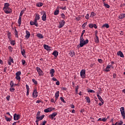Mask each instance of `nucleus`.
Listing matches in <instances>:
<instances>
[{"mask_svg":"<svg viewBox=\"0 0 125 125\" xmlns=\"http://www.w3.org/2000/svg\"><path fill=\"white\" fill-rule=\"evenodd\" d=\"M53 110H55V108H52V107H49L47 109H45L44 110V112L45 113H49V112H51Z\"/></svg>","mask_w":125,"mask_h":125,"instance_id":"1a4fd4ad","label":"nucleus"},{"mask_svg":"<svg viewBox=\"0 0 125 125\" xmlns=\"http://www.w3.org/2000/svg\"><path fill=\"white\" fill-rule=\"evenodd\" d=\"M3 10H4V12L6 13V14H8L12 12V10H11V8L9 7V3H4V6L3 8Z\"/></svg>","mask_w":125,"mask_h":125,"instance_id":"f257e3e1","label":"nucleus"},{"mask_svg":"<svg viewBox=\"0 0 125 125\" xmlns=\"http://www.w3.org/2000/svg\"><path fill=\"white\" fill-rule=\"evenodd\" d=\"M99 100H100V101H101V102L102 103V104H104V100H103V99H102V98H101V96H100V95H97Z\"/></svg>","mask_w":125,"mask_h":125,"instance_id":"4468645a","label":"nucleus"},{"mask_svg":"<svg viewBox=\"0 0 125 125\" xmlns=\"http://www.w3.org/2000/svg\"><path fill=\"white\" fill-rule=\"evenodd\" d=\"M38 21H37L36 20H34V22H32V26H33V25H34L35 26H36V27H38L39 26V23H38Z\"/></svg>","mask_w":125,"mask_h":125,"instance_id":"ddd939ff","label":"nucleus"},{"mask_svg":"<svg viewBox=\"0 0 125 125\" xmlns=\"http://www.w3.org/2000/svg\"><path fill=\"white\" fill-rule=\"evenodd\" d=\"M5 119L7 122H10L11 119L10 118L7 117V116H5Z\"/></svg>","mask_w":125,"mask_h":125,"instance_id":"2f4dec72","label":"nucleus"},{"mask_svg":"<svg viewBox=\"0 0 125 125\" xmlns=\"http://www.w3.org/2000/svg\"><path fill=\"white\" fill-rule=\"evenodd\" d=\"M8 48L10 51H12V47L9 46Z\"/></svg>","mask_w":125,"mask_h":125,"instance_id":"680f3d73","label":"nucleus"},{"mask_svg":"<svg viewBox=\"0 0 125 125\" xmlns=\"http://www.w3.org/2000/svg\"><path fill=\"white\" fill-rule=\"evenodd\" d=\"M52 55H54L55 57H57L58 56V52L55 50L53 52Z\"/></svg>","mask_w":125,"mask_h":125,"instance_id":"4be33fe9","label":"nucleus"},{"mask_svg":"<svg viewBox=\"0 0 125 125\" xmlns=\"http://www.w3.org/2000/svg\"><path fill=\"white\" fill-rule=\"evenodd\" d=\"M60 99L62 102H63V103H66V101L64 100V99L63 98V97H61Z\"/></svg>","mask_w":125,"mask_h":125,"instance_id":"49530a36","label":"nucleus"},{"mask_svg":"<svg viewBox=\"0 0 125 125\" xmlns=\"http://www.w3.org/2000/svg\"><path fill=\"white\" fill-rule=\"evenodd\" d=\"M21 53L22 55L24 56V57L26 56V55L25 54V50L24 49H21Z\"/></svg>","mask_w":125,"mask_h":125,"instance_id":"393cba45","label":"nucleus"},{"mask_svg":"<svg viewBox=\"0 0 125 125\" xmlns=\"http://www.w3.org/2000/svg\"><path fill=\"white\" fill-rule=\"evenodd\" d=\"M11 63H14L13 59H11V57H10V60L8 61L9 65H11Z\"/></svg>","mask_w":125,"mask_h":125,"instance_id":"bb28decb","label":"nucleus"},{"mask_svg":"<svg viewBox=\"0 0 125 125\" xmlns=\"http://www.w3.org/2000/svg\"><path fill=\"white\" fill-rule=\"evenodd\" d=\"M55 96L56 98L59 97V91H58L57 92H56V93L55 94Z\"/></svg>","mask_w":125,"mask_h":125,"instance_id":"f704fd0d","label":"nucleus"},{"mask_svg":"<svg viewBox=\"0 0 125 125\" xmlns=\"http://www.w3.org/2000/svg\"><path fill=\"white\" fill-rule=\"evenodd\" d=\"M70 107L72 109H74L75 108V105H74V104H70Z\"/></svg>","mask_w":125,"mask_h":125,"instance_id":"0e129e2a","label":"nucleus"},{"mask_svg":"<svg viewBox=\"0 0 125 125\" xmlns=\"http://www.w3.org/2000/svg\"><path fill=\"white\" fill-rule=\"evenodd\" d=\"M95 42L96 43H98L99 42V38H98V36L96 34H95Z\"/></svg>","mask_w":125,"mask_h":125,"instance_id":"6ab92c4d","label":"nucleus"},{"mask_svg":"<svg viewBox=\"0 0 125 125\" xmlns=\"http://www.w3.org/2000/svg\"><path fill=\"white\" fill-rule=\"evenodd\" d=\"M80 76L82 79H84L85 78V70L82 69L80 72Z\"/></svg>","mask_w":125,"mask_h":125,"instance_id":"39448f33","label":"nucleus"},{"mask_svg":"<svg viewBox=\"0 0 125 125\" xmlns=\"http://www.w3.org/2000/svg\"><path fill=\"white\" fill-rule=\"evenodd\" d=\"M124 124V122L123 121H120L119 123L117 122V125H122Z\"/></svg>","mask_w":125,"mask_h":125,"instance_id":"a19ab883","label":"nucleus"},{"mask_svg":"<svg viewBox=\"0 0 125 125\" xmlns=\"http://www.w3.org/2000/svg\"><path fill=\"white\" fill-rule=\"evenodd\" d=\"M14 90H15V88H13V87H11L10 88V91L11 92H14Z\"/></svg>","mask_w":125,"mask_h":125,"instance_id":"e433bc0d","label":"nucleus"},{"mask_svg":"<svg viewBox=\"0 0 125 125\" xmlns=\"http://www.w3.org/2000/svg\"><path fill=\"white\" fill-rule=\"evenodd\" d=\"M60 8L62 9V10H66V6H64V7H60Z\"/></svg>","mask_w":125,"mask_h":125,"instance_id":"603ef678","label":"nucleus"},{"mask_svg":"<svg viewBox=\"0 0 125 125\" xmlns=\"http://www.w3.org/2000/svg\"><path fill=\"white\" fill-rule=\"evenodd\" d=\"M88 92H90V93H95V91L93 90H88Z\"/></svg>","mask_w":125,"mask_h":125,"instance_id":"79ce46f5","label":"nucleus"},{"mask_svg":"<svg viewBox=\"0 0 125 125\" xmlns=\"http://www.w3.org/2000/svg\"><path fill=\"white\" fill-rule=\"evenodd\" d=\"M40 15H39V14H36L35 20H36V21H38V20H40Z\"/></svg>","mask_w":125,"mask_h":125,"instance_id":"c85d7f7f","label":"nucleus"},{"mask_svg":"<svg viewBox=\"0 0 125 125\" xmlns=\"http://www.w3.org/2000/svg\"><path fill=\"white\" fill-rule=\"evenodd\" d=\"M104 27L105 28H109V24L108 23H105L102 26V28H104Z\"/></svg>","mask_w":125,"mask_h":125,"instance_id":"7c9ffc66","label":"nucleus"},{"mask_svg":"<svg viewBox=\"0 0 125 125\" xmlns=\"http://www.w3.org/2000/svg\"><path fill=\"white\" fill-rule=\"evenodd\" d=\"M26 88L27 90L26 95H29V92L30 91V88L28 84H26Z\"/></svg>","mask_w":125,"mask_h":125,"instance_id":"412c9836","label":"nucleus"},{"mask_svg":"<svg viewBox=\"0 0 125 125\" xmlns=\"http://www.w3.org/2000/svg\"><path fill=\"white\" fill-rule=\"evenodd\" d=\"M111 67L112 68V69H114V66H112V64H110V63H109L108 65L106 66V69H110Z\"/></svg>","mask_w":125,"mask_h":125,"instance_id":"cd10ccee","label":"nucleus"},{"mask_svg":"<svg viewBox=\"0 0 125 125\" xmlns=\"http://www.w3.org/2000/svg\"><path fill=\"white\" fill-rule=\"evenodd\" d=\"M16 80H18V81H20V80H21V77L19 76H16Z\"/></svg>","mask_w":125,"mask_h":125,"instance_id":"37998d69","label":"nucleus"},{"mask_svg":"<svg viewBox=\"0 0 125 125\" xmlns=\"http://www.w3.org/2000/svg\"><path fill=\"white\" fill-rule=\"evenodd\" d=\"M59 25L58 26V28L59 29H61V28L63 27L64 25H65V21L62 20V21H59Z\"/></svg>","mask_w":125,"mask_h":125,"instance_id":"7ed1b4c3","label":"nucleus"},{"mask_svg":"<svg viewBox=\"0 0 125 125\" xmlns=\"http://www.w3.org/2000/svg\"><path fill=\"white\" fill-rule=\"evenodd\" d=\"M94 24L92 23H89V28H93Z\"/></svg>","mask_w":125,"mask_h":125,"instance_id":"09e8293b","label":"nucleus"},{"mask_svg":"<svg viewBox=\"0 0 125 125\" xmlns=\"http://www.w3.org/2000/svg\"><path fill=\"white\" fill-rule=\"evenodd\" d=\"M69 55L71 57H73V56H75V55H76V54L75 53V52L74 51H70L69 52Z\"/></svg>","mask_w":125,"mask_h":125,"instance_id":"aec40b11","label":"nucleus"},{"mask_svg":"<svg viewBox=\"0 0 125 125\" xmlns=\"http://www.w3.org/2000/svg\"><path fill=\"white\" fill-rule=\"evenodd\" d=\"M98 61L99 63H101L102 62V59H98Z\"/></svg>","mask_w":125,"mask_h":125,"instance_id":"774afa93","label":"nucleus"},{"mask_svg":"<svg viewBox=\"0 0 125 125\" xmlns=\"http://www.w3.org/2000/svg\"><path fill=\"white\" fill-rule=\"evenodd\" d=\"M59 14V10H57L54 12V15H58Z\"/></svg>","mask_w":125,"mask_h":125,"instance_id":"4c0bfd02","label":"nucleus"},{"mask_svg":"<svg viewBox=\"0 0 125 125\" xmlns=\"http://www.w3.org/2000/svg\"><path fill=\"white\" fill-rule=\"evenodd\" d=\"M10 85L11 87H13V86H14V83H13V81L10 82Z\"/></svg>","mask_w":125,"mask_h":125,"instance_id":"ea45409f","label":"nucleus"},{"mask_svg":"<svg viewBox=\"0 0 125 125\" xmlns=\"http://www.w3.org/2000/svg\"><path fill=\"white\" fill-rule=\"evenodd\" d=\"M42 21H46V14L44 13L42 16Z\"/></svg>","mask_w":125,"mask_h":125,"instance_id":"2eb2a0df","label":"nucleus"},{"mask_svg":"<svg viewBox=\"0 0 125 125\" xmlns=\"http://www.w3.org/2000/svg\"><path fill=\"white\" fill-rule=\"evenodd\" d=\"M54 73H55V71L54 70V69L52 68L50 70V74L51 75V78H53V77H54Z\"/></svg>","mask_w":125,"mask_h":125,"instance_id":"f8f14e48","label":"nucleus"},{"mask_svg":"<svg viewBox=\"0 0 125 125\" xmlns=\"http://www.w3.org/2000/svg\"><path fill=\"white\" fill-rule=\"evenodd\" d=\"M56 84L57 85H59L60 84V82H59V81H57L56 83Z\"/></svg>","mask_w":125,"mask_h":125,"instance_id":"e2e57ef3","label":"nucleus"},{"mask_svg":"<svg viewBox=\"0 0 125 125\" xmlns=\"http://www.w3.org/2000/svg\"><path fill=\"white\" fill-rule=\"evenodd\" d=\"M45 124H46V121H44L42 124L41 123L40 125H45Z\"/></svg>","mask_w":125,"mask_h":125,"instance_id":"5fc2aeb1","label":"nucleus"},{"mask_svg":"<svg viewBox=\"0 0 125 125\" xmlns=\"http://www.w3.org/2000/svg\"><path fill=\"white\" fill-rule=\"evenodd\" d=\"M21 62H22V65H25V63H26V62L25 61V60H22Z\"/></svg>","mask_w":125,"mask_h":125,"instance_id":"052dcab7","label":"nucleus"},{"mask_svg":"<svg viewBox=\"0 0 125 125\" xmlns=\"http://www.w3.org/2000/svg\"><path fill=\"white\" fill-rule=\"evenodd\" d=\"M91 16H92V17H93L95 16V13L93 12H92L91 13Z\"/></svg>","mask_w":125,"mask_h":125,"instance_id":"13d9d810","label":"nucleus"},{"mask_svg":"<svg viewBox=\"0 0 125 125\" xmlns=\"http://www.w3.org/2000/svg\"><path fill=\"white\" fill-rule=\"evenodd\" d=\"M11 44H12L13 45H15V42H14V41H11Z\"/></svg>","mask_w":125,"mask_h":125,"instance_id":"4d7b16f0","label":"nucleus"},{"mask_svg":"<svg viewBox=\"0 0 125 125\" xmlns=\"http://www.w3.org/2000/svg\"><path fill=\"white\" fill-rule=\"evenodd\" d=\"M52 81H54V82H57V79H56V78L53 77L52 78Z\"/></svg>","mask_w":125,"mask_h":125,"instance_id":"338daca9","label":"nucleus"},{"mask_svg":"<svg viewBox=\"0 0 125 125\" xmlns=\"http://www.w3.org/2000/svg\"><path fill=\"white\" fill-rule=\"evenodd\" d=\"M32 96L34 98H37L38 97V91H37V88H35L33 93Z\"/></svg>","mask_w":125,"mask_h":125,"instance_id":"0eeeda50","label":"nucleus"},{"mask_svg":"<svg viewBox=\"0 0 125 125\" xmlns=\"http://www.w3.org/2000/svg\"><path fill=\"white\" fill-rule=\"evenodd\" d=\"M20 75H21V71H19L16 73V76H20Z\"/></svg>","mask_w":125,"mask_h":125,"instance_id":"c03bdc74","label":"nucleus"},{"mask_svg":"<svg viewBox=\"0 0 125 125\" xmlns=\"http://www.w3.org/2000/svg\"><path fill=\"white\" fill-rule=\"evenodd\" d=\"M106 121H107V119H106V118H103V119H102V122H106Z\"/></svg>","mask_w":125,"mask_h":125,"instance_id":"bf43d9fd","label":"nucleus"},{"mask_svg":"<svg viewBox=\"0 0 125 125\" xmlns=\"http://www.w3.org/2000/svg\"><path fill=\"white\" fill-rule=\"evenodd\" d=\"M104 5L105 6V7H106V8H110V5L107 3H104Z\"/></svg>","mask_w":125,"mask_h":125,"instance_id":"473e14b6","label":"nucleus"},{"mask_svg":"<svg viewBox=\"0 0 125 125\" xmlns=\"http://www.w3.org/2000/svg\"><path fill=\"white\" fill-rule=\"evenodd\" d=\"M32 82H33V83H34V84H35V85H37V84H38V82L37 81V80H36L35 79H32Z\"/></svg>","mask_w":125,"mask_h":125,"instance_id":"72a5a7b5","label":"nucleus"},{"mask_svg":"<svg viewBox=\"0 0 125 125\" xmlns=\"http://www.w3.org/2000/svg\"><path fill=\"white\" fill-rule=\"evenodd\" d=\"M26 36H25V38L26 39H28L30 38V36H31V34H30V32H29L27 30L26 31Z\"/></svg>","mask_w":125,"mask_h":125,"instance_id":"a211bd4d","label":"nucleus"},{"mask_svg":"<svg viewBox=\"0 0 125 125\" xmlns=\"http://www.w3.org/2000/svg\"><path fill=\"white\" fill-rule=\"evenodd\" d=\"M78 89H79V86H78V85H77L76 87V89H75V91H76V92L77 94H78Z\"/></svg>","mask_w":125,"mask_h":125,"instance_id":"a18cd8bd","label":"nucleus"},{"mask_svg":"<svg viewBox=\"0 0 125 125\" xmlns=\"http://www.w3.org/2000/svg\"><path fill=\"white\" fill-rule=\"evenodd\" d=\"M24 13V11L22 10L21 13H20V15H21V16L23 15Z\"/></svg>","mask_w":125,"mask_h":125,"instance_id":"69168bd1","label":"nucleus"},{"mask_svg":"<svg viewBox=\"0 0 125 125\" xmlns=\"http://www.w3.org/2000/svg\"><path fill=\"white\" fill-rule=\"evenodd\" d=\"M85 100L87 103H90V98H89V97H85Z\"/></svg>","mask_w":125,"mask_h":125,"instance_id":"c756f323","label":"nucleus"},{"mask_svg":"<svg viewBox=\"0 0 125 125\" xmlns=\"http://www.w3.org/2000/svg\"><path fill=\"white\" fill-rule=\"evenodd\" d=\"M58 113L57 112H53L52 114L49 115V119H51V120H53L56 116H57Z\"/></svg>","mask_w":125,"mask_h":125,"instance_id":"6e6552de","label":"nucleus"},{"mask_svg":"<svg viewBox=\"0 0 125 125\" xmlns=\"http://www.w3.org/2000/svg\"><path fill=\"white\" fill-rule=\"evenodd\" d=\"M44 118V115H42L41 116H37V119L38 121H42Z\"/></svg>","mask_w":125,"mask_h":125,"instance_id":"f3484780","label":"nucleus"},{"mask_svg":"<svg viewBox=\"0 0 125 125\" xmlns=\"http://www.w3.org/2000/svg\"><path fill=\"white\" fill-rule=\"evenodd\" d=\"M20 119V115H17L16 113H15L14 115V121H18V120Z\"/></svg>","mask_w":125,"mask_h":125,"instance_id":"9d476101","label":"nucleus"},{"mask_svg":"<svg viewBox=\"0 0 125 125\" xmlns=\"http://www.w3.org/2000/svg\"><path fill=\"white\" fill-rule=\"evenodd\" d=\"M88 43V40L86 39L84 41L83 37H80V47H83L85 44H87Z\"/></svg>","mask_w":125,"mask_h":125,"instance_id":"f03ea898","label":"nucleus"},{"mask_svg":"<svg viewBox=\"0 0 125 125\" xmlns=\"http://www.w3.org/2000/svg\"><path fill=\"white\" fill-rule=\"evenodd\" d=\"M43 5V3L42 2H38L37 3L36 6H38V7H41V6H42Z\"/></svg>","mask_w":125,"mask_h":125,"instance_id":"b1692460","label":"nucleus"},{"mask_svg":"<svg viewBox=\"0 0 125 125\" xmlns=\"http://www.w3.org/2000/svg\"><path fill=\"white\" fill-rule=\"evenodd\" d=\"M37 36L39 39H43V36H42V34L38 33L37 34Z\"/></svg>","mask_w":125,"mask_h":125,"instance_id":"a878e982","label":"nucleus"},{"mask_svg":"<svg viewBox=\"0 0 125 125\" xmlns=\"http://www.w3.org/2000/svg\"><path fill=\"white\" fill-rule=\"evenodd\" d=\"M43 47L44 49H46L47 50V51H50L51 50V49H50V46H48V45L44 44Z\"/></svg>","mask_w":125,"mask_h":125,"instance_id":"9b49d317","label":"nucleus"},{"mask_svg":"<svg viewBox=\"0 0 125 125\" xmlns=\"http://www.w3.org/2000/svg\"><path fill=\"white\" fill-rule=\"evenodd\" d=\"M21 20H18V24H19V26H20L21 25Z\"/></svg>","mask_w":125,"mask_h":125,"instance_id":"de8ad7c7","label":"nucleus"},{"mask_svg":"<svg viewBox=\"0 0 125 125\" xmlns=\"http://www.w3.org/2000/svg\"><path fill=\"white\" fill-rule=\"evenodd\" d=\"M61 17L63 19H65V14H64V13H62L61 14Z\"/></svg>","mask_w":125,"mask_h":125,"instance_id":"8fccbe9b","label":"nucleus"},{"mask_svg":"<svg viewBox=\"0 0 125 125\" xmlns=\"http://www.w3.org/2000/svg\"><path fill=\"white\" fill-rule=\"evenodd\" d=\"M85 18H86V19L88 20L89 19V14H87L86 16H85Z\"/></svg>","mask_w":125,"mask_h":125,"instance_id":"3c124183","label":"nucleus"},{"mask_svg":"<svg viewBox=\"0 0 125 125\" xmlns=\"http://www.w3.org/2000/svg\"><path fill=\"white\" fill-rule=\"evenodd\" d=\"M15 35H16V37H17V38H18V32L16 31V29H15Z\"/></svg>","mask_w":125,"mask_h":125,"instance_id":"864d4df0","label":"nucleus"},{"mask_svg":"<svg viewBox=\"0 0 125 125\" xmlns=\"http://www.w3.org/2000/svg\"><path fill=\"white\" fill-rule=\"evenodd\" d=\"M36 70L39 75V76H43V72H42V70L41 69V68L40 67H36Z\"/></svg>","mask_w":125,"mask_h":125,"instance_id":"423d86ee","label":"nucleus"},{"mask_svg":"<svg viewBox=\"0 0 125 125\" xmlns=\"http://www.w3.org/2000/svg\"><path fill=\"white\" fill-rule=\"evenodd\" d=\"M125 18V14H120L119 16V18L120 19H123V18Z\"/></svg>","mask_w":125,"mask_h":125,"instance_id":"5701e85b","label":"nucleus"},{"mask_svg":"<svg viewBox=\"0 0 125 125\" xmlns=\"http://www.w3.org/2000/svg\"><path fill=\"white\" fill-rule=\"evenodd\" d=\"M120 111L121 113V115L123 117V118L125 119V107H122L121 108H120Z\"/></svg>","mask_w":125,"mask_h":125,"instance_id":"20e7f679","label":"nucleus"},{"mask_svg":"<svg viewBox=\"0 0 125 125\" xmlns=\"http://www.w3.org/2000/svg\"><path fill=\"white\" fill-rule=\"evenodd\" d=\"M117 55L118 56H120V57H124V54L123 53V52H121V51H119L117 52Z\"/></svg>","mask_w":125,"mask_h":125,"instance_id":"dca6fc26","label":"nucleus"},{"mask_svg":"<svg viewBox=\"0 0 125 125\" xmlns=\"http://www.w3.org/2000/svg\"><path fill=\"white\" fill-rule=\"evenodd\" d=\"M84 33H85V30H83V31H82V33L81 35V37L80 38H83V34H84Z\"/></svg>","mask_w":125,"mask_h":125,"instance_id":"58836bf2","label":"nucleus"},{"mask_svg":"<svg viewBox=\"0 0 125 125\" xmlns=\"http://www.w3.org/2000/svg\"><path fill=\"white\" fill-rule=\"evenodd\" d=\"M6 99L8 101H9V100L10 99V96L8 95L6 97Z\"/></svg>","mask_w":125,"mask_h":125,"instance_id":"6e6d98bb","label":"nucleus"},{"mask_svg":"<svg viewBox=\"0 0 125 125\" xmlns=\"http://www.w3.org/2000/svg\"><path fill=\"white\" fill-rule=\"evenodd\" d=\"M86 25H87V22L84 23L82 25L83 29H85V26H86Z\"/></svg>","mask_w":125,"mask_h":125,"instance_id":"c9c22d12","label":"nucleus"}]
</instances>
